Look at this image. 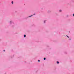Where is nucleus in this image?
Returning a JSON list of instances; mask_svg holds the SVG:
<instances>
[{
  "mask_svg": "<svg viewBox=\"0 0 74 74\" xmlns=\"http://www.w3.org/2000/svg\"><path fill=\"white\" fill-rule=\"evenodd\" d=\"M13 1H12V4H13Z\"/></svg>",
  "mask_w": 74,
  "mask_h": 74,
  "instance_id": "423d86ee",
  "label": "nucleus"
},
{
  "mask_svg": "<svg viewBox=\"0 0 74 74\" xmlns=\"http://www.w3.org/2000/svg\"><path fill=\"white\" fill-rule=\"evenodd\" d=\"M31 16H30V17H31Z\"/></svg>",
  "mask_w": 74,
  "mask_h": 74,
  "instance_id": "9b49d317",
  "label": "nucleus"
},
{
  "mask_svg": "<svg viewBox=\"0 0 74 74\" xmlns=\"http://www.w3.org/2000/svg\"><path fill=\"white\" fill-rule=\"evenodd\" d=\"M46 59V58H44V60H45Z\"/></svg>",
  "mask_w": 74,
  "mask_h": 74,
  "instance_id": "39448f33",
  "label": "nucleus"
},
{
  "mask_svg": "<svg viewBox=\"0 0 74 74\" xmlns=\"http://www.w3.org/2000/svg\"><path fill=\"white\" fill-rule=\"evenodd\" d=\"M57 63L58 64H59V62H57Z\"/></svg>",
  "mask_w": 74,
  "mask_h": 74,
  "instance_id": "f257e3e1",
  "label": "nucleus"
},
{
  "mask_svg": "<svg viewBox=\"0 0 74 74\" xmlns=\"http://www.w3.org/2000/svg\"><path fill=\"white\" fill-rule=\"evenodd\" d=\"M70 40H71V39H70Z\"/></svg>",
  "mask_w": 74,
  "mask_h": 74,
  "instance_id": "4468645a",
  "label": "nucleus"
},
{
  "mask_svg": "<svg viewBox=\"0 0 74 74\" xmlns=\"http://www.w3.org/2000/svg\"><path fill=\"white\" fill-rule=\"evenodd\" d=\"M3 51H4V52H5V50H3Z\"/></svg>",
  "mask_w": 74,
  "mask_h": 74,
  "instance_id": "1a4fd4ad",
  "label": "nucleus"
},
{
  "mask_svg": "<svg viewBox=\"0 0 74 74\" xmlns=\"http://www.w3.org/2000/svg\"><path fill=\"white\" fill-rule=\"evenodd\" d=\"M45 21H44V23H45Z\"/></svg>",
  "mask_w": 74,
  "mask_h": 74,
  "instance_id": "9d476101",
  "label": "nucleus"
},
{
  "mask_svg": "<svg viewBox=\"0 0 74 74\" xmlns=\"http://www.w3.org/2000/svg\"><path fill=\"white\" fill-rule=\"evenodd\" d=\"M32 16H33V15H32Z\"/></svg>",
  "mask_w": 74,
  "mask_h": 74,
  "instance_id": "ddd939ff",
  "label": "nucleus"
},
{
  "mask_svg": "<svg viewBox=\"0 0 74 74\" xmlns=\"http://www.w3.org/2000/svg\"><path fill=\"white\" fill-rule=\"evenodd\" d=\"M24 37H26V35H25L24 36Z\"/></svg>",
  "mask_w": 74,
  "mask_h": 74,
  "instance_id": "f03ea898",
  "label": "nucleus"
},
{
  "mask_svg": "<svg viewBox=\"0 0 74 74\" xmlns=\"http://www.w3.org/2000/svg\"><path fill=\"white\" fill-rule=\"evenodd\" d=\"M66 37H68V38H69V36H66Z\"/></svg>",
  "mask_w": 74,
  "mask_h": 74,
  "instance_id": "20e7f679",
  "label": "nucleus"
},
{
  "mask_svg": "<svg viewBox=\"0 0 74 74\" xmlns=\"http://www.w3.org/2000/svg\"><path fill=\"white\" fill-rule=\"evenodd\" d=\"M34 15H35V14H34Z\"/></svg>",
  "mask_w": 74,
  "mask_h": 74,
  "instance_id": "f8f14e48",
  "label": "nucleus"
},
{
  "mask_svg": "<svg viewBox=\"0 0 74 74\" xmlns=\"http://www.w3.org/2000/svg\"><path fill=\"white\" fill-rule=\"evenodd\" d=\"M60 12H61L62 11V10H59Z\"/></svg>",
  "mask_w": 74,
  "mask_h": 74,
  "instance_id": "7ed1b4c3",
  "label": "nucleus"
},
{
  "mask_svg": "<svg viewBox=\"0 0 74 74\" xmlns=\"http://www.w3.org/2000/svg\"><path fill=\"white\" fill-rule=\"evenodd\" d=\"M73 16H74V14H73Z\"/></svg>",
  "mask_w": 74,
  "mask_h": 74,
  "instance_id": "6e6552de",
  "label": "nucleus"
},
{
  "mask_svg": "<svg viewBox=\"0 0 74 74\" xmlns=\"http://www.w3.org/2000/svg\"><path fill=\"white\" fill-rule=\"evenodd\" d=\"M40 60H38V62H40Z\"/></svg>",
  "mask_w": 74,
  "mask_h": 74,
  "instance_id": "0eeeda50",
  "label": "nucleus"
}]
</instances>
